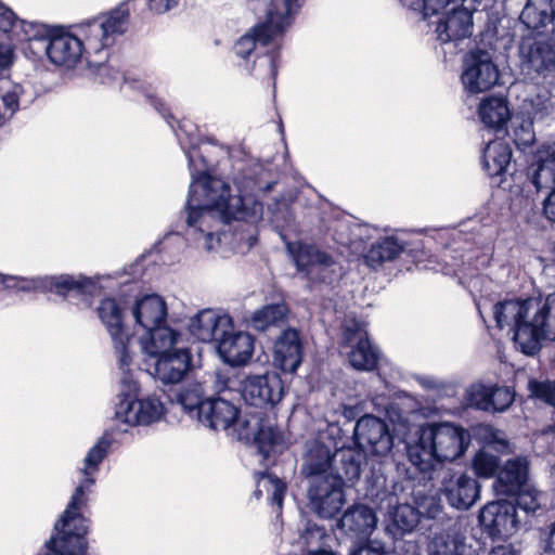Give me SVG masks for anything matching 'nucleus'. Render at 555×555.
Segmentation results:
<instances>
[{"label": "nucleus", "mask_w": 555, "mask_h": 555, "mask_svg": "<svg viewBox=\"0 0 555 555\" xmlns=\"http://www.w3.org/2000/svg\"><path fill=\"white\" fill-rule=\"evenodd\" d=\"M178 139L188 157L192 179L185 204L188 238L195 248L208 253L248 251L256 243L255 224L263 211L254 194L256 181L236 180L237 194L233 195L225 181L206 172L209 164L194 138H189V145L180 134Z\"/></svg>", "instance_id": "nucleus-1"}, {"label": "nucleus", "mask_w": 555, "mask_h": 555, "mask_svg": "<svg viewBox=\"0 0 555 555\" xmlns=\"http://www.w3.org/2000/svg\"><path fill=\"white\" fill-rule=\"evenodd\" d=\"M393 433L405 443L411 464L422 473L430 472L437 463L457 460L470 444L469 431L449 422L416 426L409 417L399 416Z\"/></svg>", "instance_id": "nucleus-2"}, {"label": "nucleus", "mask_w": 555, "mask_h": 555, "mask_svg": "<svg viewBox=\"0 0 555 555\" xmlns=\"http://www.w3.org/2000/svg\"><path fill=\"white\" fill-rule=\"evenodd\" d=\"M493 318L500 330L513 332L517 349L526 356H534L543 340L555 341V292L526 300L498 302Z\"/></svg>", "instance_id": "nucleus-3"}, {"label": "nucleus", "mask_w": 555, "mask_h": 555, "mask_svg": "<svg viewBox=\"0 0 555 555\" xmlns=\"http://www.w3.org/2000/svg\"><path fill=\"white\" fill-rule=\"evenodd\" d=\"M299 2L300 0H271L266 8L264 21L255 25L235 42L234 53L242 59L256 53L259 65L267 67L266 75L275 79L276 39L292 25L299 12Z\"/></svg>", "instance_id": "nucleus-4"}, {"label": "nucleus", "mask_w": 555, "mask_h": 555, "mask_svg": "<svg viewBox=\"0 0 555 555\" xmlns=\"http://www.w3.org/2000/svg\"><path fill=\"white\" fill-rule=\"evenodd\" d=\"M111 279L109 275L87 278L68 274L27 279L0 273V285L7 289L51 291L62 296L83 297V308H88L90 302L86 297L99 294L100 289L106 286L103 282Z\"/></svg>", "instance_id": "nucleus-5"}, {"label": "nucleus", "mask_w": 555, "mask_h": 555, "mask_svg": "<svg viewBox=\"0 0 555 555\" xmlns=\"http://www.w3.org/2000/svg\"><path fill=\"white\" fill-rule=\"evenodd\" d=\"M297 271L310 283L332 284L341 274L339 263L318 246L302 242L286 245Z\"/></svg>", "instance_id": "nucleus-6"}, {"label": "nucleus", "mask_w": 555, "mask_h": 555, "mask_svg": "<svg viewBox=\"0 0 555 555\" xmlns=\"http://www.w3.org/2000/svg\"><path fill=\"white\" fill-rule=\"evenodd\" d=\"M87 519L81 513L64 511L54 526V532L46 541V551L37 555H82L87 548Z\"/></svg>", "instance_id": "nucleus-7"}, {"label": "nucleus", "mask_w": 555, "mask_h": 555, "mask_svg": "<svg viewBox=\"0 0 555 555\" xmlns=\"http://www.w3.org/2000/svg\"><path fill=\"white\" fill-rule=\"evenodd\" d=\"M112 438L108 435L101 436L95 443L88 450L82 466L79 469L82 479L77 485L72 499L65 511L68 513H81L88 503V498L95 485V478L100 469L101 463L108 455L112 447Z\"/></svg>", "instance_id": "nucleus-8"}, {"label": "nucleus", "mask_w": 555, "mask_h": 555, "mask_svg": "<svg viewBox=\"0 0 555 555\" xmlns=\"http://www.w3.org/2000/svg\"><path fill=\"white\" fill-rule=\"evenodd\" d=\"M238 440H254L264 459L284 450L286 442L284 434L275 422L264 418L261 411L249 413L238 429Z\"/></svg>", "instance_id": "nucleus-9"}, {"label": "nucleus", "mask_w": 555, "mask_h": 555, "mask_svg": "<svg viewBox=\"0 0 555 555\" xmlns=\"http://www.w3.org/2000/svg\"><path fill=\"white\" fill-rule=\"evenodd\" d=\"M165 413V404L155 393L138 397L131 401L115 402L114 406V420L131 427L158 423Z\"/></svg>", "instance_id": "nucleus-10"}, {"label": "nucleus", "mask_w": 555, "mask_h": 555, "mask_svg": "<svg viewBox=\"0 0 555 555\" xmlns=\"http://www.w3.org/2000/svg\"><path fill=\"white\" fill-rule=\"evenodd\" d=\"M343 344L350 346L348 353L350 365L358 371H373L379 360L377 348L367 337L363 322L347 319L343 325Z\"/></svg>", "instance_id": "nucleus-11"}, {"label": "nucleus", "mask_w": 555, "mask_h": 555, "mask_svg": "<svg viewBox=\"0 0 555 555\" xmlns=\"http://www.w3.org/2000/svg\"><path fill=\"white\" fill-rule=\"evenodd\" d=\"M518 56L522 74L529 77L542 74L555 65V42L538 35L524 36Z\"/></svg>", "instance_id": "nucleus-12"}, {"label": "nucleus", "mask_w": 555, "mask_h": 555, "mask_svg": "<svg viewBox=\"0 0 555 555\" xmlns=\"http://www.w3.org/2000/svg\"><path fill=\"white\" fill-rule=\"evenodd\" d=\"M499 70L487 51H472L464 59L462 82L469 93H480L492 88Z\"/></svg>", "instance_id": "nucleus-13"}, {"label": "nucleus", "mask_w": 555, "mask_h": 555, "mask_svg": "<svg viewBox=\"0 0 555 555\" xmlns=\"http://www.w3.org/2000/svg\"><path fill=\"white\" fill-rule=\"evenodd\" d=\"M146 372L165 385L182 382L192 367V353L189 347L144 360Z\"/></svg>", "instance_id": "nucleus-14"}, {"label": "nucleus", "mask_w": 555, "mask_h": 555, "mask_svg": "<svg viewBox=\"0 0 555 555\" xmlns=\"http://www.w3.org/2000/svg\"><path fill=\"white\" fill-rule=\"evenodd\" d=\"M479 522L492 539L513 535L519 526L517 507L508 501L490 502L479 513Z\"/></svg>", "instance_id": "nucleus-15"}, {"label": "nucleus", "mask_w": 555, "mask_h": 555, "mask_svg": "<svg viewBox=\"0 0 555 555\" xmlns=\"http://www.w3.org/2000/svg\"><path fill=\"white\" fill-rule=\"evenodd\" d=\"M476 11L453 4L438 15L435 34L441 43H457L473 34Z\"/></svg>", "instance_id": "nucleus-16"}, {"label": "nucleus", "mask_w": 555, "mask_h": 555, "mask_svg": "<svg viewBox=\"0 0 555 555\" xmlns=\"http://www.w3.org/2000/svg\"><path fill=\"white\" fill-rule=\"evenodd\" d=\"M353 434L357 446L375 455H387L393 447V436L387 424L373 415H364L358 420Z\"/></svg>", "instance_id": "nucleus-17"}, {"label": "nucleus", "mask_w": 555, "mask_h": 555, "mask_svg": "<svg viewBox=\"0 0 555 555\" xmlns=\"http://www.w3.org/2000/svg\"><path fill=\"white\" fill-rule=\"evenodd\" d=\"M307 496L311 508L322 518L335 516L345 503L344 487L331 478L309 481Z\"/></svg>", "instance_id": "nucleus-18"}, {"label": "nucleus", "mask_w": 555, "mask_h": 555, "mask_svg": "<svg viewBox=\"0 0 555 555\" xmlns=\"http://www.w3.org/2000/svg\"><path fill=\"white\" fill-rule=\"evenodd\" d=\"M254 337L234 328L233 320L216 341V348L221 360L231 366H241L249 362L254 353Z\"/></svg>", "instance_id": "nucleus-19"}, {"label": "nucleus", "mask_w": 555, "mask_h": 555, "mask_svg": "<svg viewBox=\"0 0 555 555\" xmlns=\"http://www.w3.org/2000/svg\"><path fill=\"white\" fill-rule=\"evenodd\" d=\"M423 244L410 243L403 233H393L378 238L364 255V262L373 270H378L385 262L397 259L403 253H413Z\"/></svg>", "instance_id": "nucleus-20"}, {"label": "nucleus", "mask_w": 555, "mask_h": 555, "mask_svg": "<svg viewBox=\"0 0 555 555\" xmlns=\"http://www.w3.org/2000/svg\"><path fill=\"white\" fill-rule=\"evenodd\" d=\"M198 413H202L199 423L203 425L215 430H225L233 426L237 434L248 416L240 417L237 406L221 397L205 399Z\"/></svg>", "instance_id": "nucleus-21"}, {"label": "nucleus", "mask_w": 555, "mask_h": 555, "mask_svg": "<svg viewBox=\"0 0 555 555\" xmlns=\"http://www.w3.org/2000/svg\"><path fill=\"white\" fill-rule=\"evenodd\" d=\"M124 311L125 302L115 298L102 299L96 308L98 315L112 338L114 350L121 351L122 354L131 344V336L124 325Z\"/></svg>", "instance_id": "nucleus-22"}, {"label": "nucleus", "mask_w": 555, "mask_h": 555, "mask_svg": "<svg viewBox=\"0 0 555 555\" xmlns=\"http://www.w3.org/2000/svg\"><path fill=\"white\" fill-rule=\"evenodd\" d=\"M245 402L255 408L272 405L282 399V385L275 374L247 377L242 387Z\"/></svg>", "instance_id": "nucleus-23"}, {"label": "nucleus", "mask_w": 555, "mask_h": 555, "mask_svg": "<svg viewBox=\"0 0 555 555\" xmlns=\"http://www.w3.org/2000/svg\"><path fill=\"white\" fill-rule=\"evenodd\" d=\"M377 526V516L373 508L365 504H353L341 515L338 528L352 540L369 538Z\"/></svg>", "instance_id": "nucleus-24"}, {"label": "nucleus", "mask_w": 555, "mask_h": 555, "mask_svg": "<svg viewBox=\"0 0 555 555\" xmlns=\"http://www.w3.org/2000/svg\"><path fill=\"white\" fill-rule=\"evenodd\" d=\"M442 493L452 507L465 511L479 499L480 488L476 479L463 473L444 478Z\"/></svg>", "instance_id": "nucleus-25"}, {"label": "nucleus", "mask_w": 555, "mask_h": 555, "mask_svg": "<svg viewBox=\"0 0 555 555\" xmlns=\"http://www.w3.org/2000/svg\"><path fill=\"white\" fill-rule=\"evenodd\" d=\"M230 314L215 309H204L189 323L190 333L202 341H217L222 333L231 326Z\"/></svg>", "instance_id": "nucleus-26"}, {"label": "nucleus", "mask_w": 555, "mask_h": 555, "mask_svg": "<svg viewBox=\"0 0 555 555\" xmlns=\"http://www.w3.org/2000/svg\"><path fill=\"white\" fill-rule=\"evenodd\" d=\"M140 345L145 356L144 360L171 352L176 348L186 347L182 341V334L168 326L166 322L147 331L140 338Z\"/></svg>", "instance_id": "nucleus-27"}, {"label": "nucleus", "mask_w": 555, "mask_h": 555, "mask_svg": "<svg viewBox=\"0 0 555 555\" xmlns=\"http://www.w3.org/2000/svg\"><path fill=\"white\" fill-rule=\"evenodd\" d=\"M363 460V452L358 449L347 447L335 450L330 478L343 487L352 486L360 478Z\"/></svg>", "instance_id": "nucleus-28"}, {"label": "nucleus", "mask_w": 555, "mask_h": 555, "mask_svg": "<svg viewBox=\"0 0 555 555\" xmlns=\"http://www.w3.org/2000/svg\"><path fill=\"white\" fill-rule=\"evenodd\" d=\"M332 449L321 440L307 443L300 472L308 481L330 478L333 462Z\"/></svg>", "instance_id": "nucleus-29"}, {"label": "nucleus", "mask_w": 555, "mask_h": 555, "mask_svg": "<svg viewBox=\"0 0 555 555\" xmlns=\"http://www.w3.org/2000/svg\"><path fill=\"white\" fill-rule=\"evenodd\" d=\"M130 311L135 325L145 332L167 321V305L163 297L156 294L144 295L135 299Z\"/></svg>", "instance_id": "nucleus-30"}, {"label": "nucleus", "mask_w": 555, "mask_h": 555, "mask_svg": "<svg viewBox=\"0 0 555 555\" xmlns=\"http://www.w3.org/2000/svg\"><path fill=\"white\" fill-rule=\"evenodd\" d=\"M428 555H477L472 545L466 543V535L461 526L452 521L448 528L435 533L428 543Z\"/></svg>", "instance_id": "nucleus-31"}, {"label": "nucleus", "mask_w": 555, "mask_h": 555, "mask_svg": "<svg viewBox=\"0 0 555 555\" xmlns=\"http://www.w3.org/2000/svg\"><path fill=\"white\" fill-rule=\"evenodd\" d=\"M274 364L285 373H295L302 361V345L299 333L288 328L274 344Z\"/></svg>", "instance_id": "nucleus-32"}, {"label": "nucleus", "mask_w": 555, "mask_h": 555, "mask_svg": "<svg viewBox=\"0 0 555 555\" xmlns=\"http://www.w3.org/2000/svg\"><path fill=\"white\" fill-rule=\"evenodd\" d=\"M528 465L529 463L525 456L506 461L498 474L499 491L504 494H515L520 490L527 480Z\"/></svg>", "instance_id": "nucleus-33"}, {"label": "nucleus", "mask_w": 555, "mask_h": 555, "mask_svg": "<svg viewBox=\"0 0 555 555\" xmlns=\"http://www.w3.org/2000/svg\"><path fill=\"white\" fill-rule=\"evenodd\" d=\"M555 17V0H528L519 20L526 28L538 31Z\"/></svg>", "instance_id": "nucleus-34"}, {"label": "nucleus", "mask_w": 555, "mask_h": 555, "mask_svg": "<svg viewBox=\"0 0 555 555\" xmlns=\"http://www.w3.org/2000/svg\"><path fill=\"white\" fill-rule=\"evenodd\" d=\"M118 358V367L120 371L119 389L116 395V401H131L139 397L140 385L135 376V371L130 367L132 362L131 346L126 347L125 361L121 351H115Z\"/></svg>", "instance_id": "nucleus-35"}, {"label": "nucleus", "mask_w": 555, "mask_h": 555, "mask_svg": "<svg viewBox=\"0 0 555 555\" xmlns=\"http://www.w3.org/2000/svg\"><path fill=\"white\" fill-rule=\"evenodd\" d=\"M512 150L508 143L494 140L490 141L482 154L483 170L490 177H496L504 173L511 164Z\"/></svg>", "instance_id": "nucleus-36"}, {"label": "nucleus", "mask_w": 555, "mask_h": 555, "mask_svg": "<svg viewBox=\"0 0 555 555\" xmlns=\"http://www.w3.org/2000/svg\"><path fill=\"white\" fill-rule=\"evenodd\" d=\"M553 112L550 92L541 90L528 93L518 106L517 115L533 122L542 121Z\"/></svg>", "instance_id": "nucleus-37"}, {"label": "nucleus", "mask_w": 555, "mask_h": 555, "mask_svg": "<svg viewBox=\"0 0 555 555\" xmlns=\"http://www.w3.org/2000/svg\"><path fill=\"white\" fill-rule=\"evenodd\" d=\"M388 505L393 507L389 511V517L396 531L393 535L411 532L418 524L420 516L416 507L409 503H400L396 494H389Z\"/></svg>", "instance_id": "nucleus-38"}, {"label": "nucleus", "mask_w": 555, "mask_h": 555, "mask_svg": "<svg viewBox=\"0 0 555 555\" xmlns=\"http://www.w3.org/2000/svg\"><path fill=\"white\" fill-rule=\"evenodd\" d=\"M481 121L489 128L501 129L511 119L507 101L503 96H489L481 101L478 108Z\"/></svg>", "instance_id": "nucleus-39"}, {"label": "nucleus", "mask_w": 555, "mask_h": 555, "mask_svg": "<svg viewBox=\"0 0 555 555\" xmlns=\"http://www.w3.org/2000/svg\"><path fill=\"white\" fill-rule=\"evenodd\" d=\"M452 240V243L447 246L443 254L444 264L441 267L443 274H460L465 272V266H470L473 257L470 255L461 254L459 257L451 255V253L457 254L460 250V243H468V237L464 235L463 230H452L450 233L444 232Z\"/></svg>", "instance_id": "nucleus-40"}, {"label": "nucleus", "mask_w": 555, "mask_h": 555, "mask_svg": "<svg viewBox=\"0 0 555 555\" xmlns=\"http://www.w3.org/2000/svg\"><path fill=\"white\" fill-rule=\"evenodd\" d=\"M287 312L288 308L284 302L266 305L251 314L249 324L256 331H266L284 322Z\"/></svg>", "instance_id": "nucleus-41"}, {"label": "nucleus", "mask_w": 555, "mask_h": 555, "mask_svg": "<svg viewBox=\"0 0 555 555\" xmlns=\"http://www.w3.org/2000/svg\"><path fill=\"white\" fill-rule=\"evenodd\" d=\"M333 540L332 533L327 532L324 527L317 524L308 522L300 533L298 543L307 547V551L331 548L330 541Z\"/></svg>", "instance_id": "nucleus-42"}, {"label": "nucleus", "mask_w": 555, "mask_h": 555, "mask_svg": "<svg viewBox=\"0 0 555 555\" xmlns=\"http://www.w3.org/2000/svg\"><path fill=\"white\" fill-rule=\"evenodd\" d=\"M472 469L479 478H492L498 477L500 472V459L487 451L481 449L474 455L472 460Z\"/></svg>", "instance_id": "nucleus-43"}, {"label": "nucleus", "mask_w": 555, "mask_h": 555, "mask_svg": "<svg viewBox=\"0 0 555 555\" xmlns=\"http://www.w3.org/2000/svg\"><path fill=\"white\" fill-rule=\"evenodd\" d=\"M408 9L418 12L423 18L438 16L454 4L453 0H401Z\"/></svg>", "instance_id": "nucleus-44"}, {"label": "nucleus", "mask_w": 555, "mask_h": 555, "mask_svg": "<svg viewBox=\"0 0 555 555\" xmlns=\"http://www.w3.org/2000/svg\"><path fill=\"white\" fill-rule=\"evenodd\" d=\"M491 389L490 385L476 383L470 385L464 395V400L469 408H474L483 412H489L490 409Z\"/></svg>", "instance_id": "nucleus-45"}, {"label": "nucleus", "mask_w": 555, "mask_h": 555, "mask_svg": "<svg viewBox=\"0 0 555 555\" xmlns=\"http://www.w3.org/2000/svg\"><path fill=\"white\" fill-rule=\"evenodd\" d=\"M512 138L518 149L525 150L535 141L533 121L516 115L513 121Z\"/></svg>", "instance_id": "nucleus-46"}, {"label": "nucleus", "mask_w": 555, "mask_h": 555, "mask_svg": "<svg viewBox=\"0 0 555 555\" xmlns=\"http://www.w3.org/2000/svg\"><path fill=\"white\" fill-rule=\"evenodd\" d=\"M530 397L555 408V379H535L528 382Z\"/></svg>", "instance_id": "nucleus-47"}, {"label": "nucleus", "mask_w": 555, "mask_h": 555, "mask_svg": "<svg viewBox=\"0 0 555 555\" xmlns=\"http://www.w3.org/2000/svg\"><path fill=\"white\" fill-rule=\"evenodd\" d=\"M258 485L266 488L270 493V501L276 505L279 509L282 508L284 495L286 493V482L278 478L276 476L266 473L262 474L258 480Z\"/></svg>", "instance_id": "nucleus-48"}, {"label": "nucleus", "mask_w": 555, "mask_h": 555, "mask_svg": "<svg viewBox=\"0 0 555 555\" xmlns=\"http://www.w3.org/2000/svg\"><path fill=\"white\" fill-rule=\"evenodd\" d=\"M186 243L194 246V243L188 238L186 230L184 231V236L176 232H170L158 243L157 249L159 253L168 254L170 258L175 259L182 253Z\"/></svg>", "instance_id": "nucleus-49"}, {"label": "nucleus", "mask_w": 555, "mask_h": 555, "mask_svg": "<svg viewBox=\"0 0 555 555\" xmlns=\"http://www.w3.org/2000/svg\"><path fill=\"white\" fill-rule=\"evenodd\" d=\"M491 397H490V409L489 412H504L506 411L515 399L514 391L506 386L490 385Z\"/></svg>", "instance_id": "nucleus-50"}, {"label": "nucleus", "mask_w": 555, "mask_h": 555, "mask_svg": "<svg viewBox=\"0 0 555 555\" xmlns=\"http://www.w3.org/2000/svg\"><path fill=\"white\" fill-rule=\"evenodd\" d=\"M205 400L202 399V391L199 387L194 389H186L179 396V402L183 410L189 413L192 418H196L198 422L202 418V413L198 411Z\"/></svg>", "instance_id": "nucleus-51"}, {"label": "nucleus", "mask_w": 555, "mask_h": 555, "mask_svg": "<svg viewBox=\"0 0 555 555\" xmlns=\"http://www.w3.org/2000/svg\"><path fill=\"white\" fill-rule=\"evenodd\" d=\"M2 102L7 109L14 114L21 106H26L31 102V96L26 94V90L21 85H13L2 95Z\"/></svg>", "instance_id": "nucleus-52"}, {"label": "nucleus", "mask_w": 555, "mask_h": 555, "mask_svg": "<svg viewBox=\"0 0 555 555\" xmlns=\"http://www.w3.org/2000/svg\"><path fill=\"white\" fill-rule=\"evenodd\" d=\"M492 282L483 275L472 276L466 283V287L474 297L476 308L482 319L483 309L486 308V300L483 299V287L490 286Z\"/></svg>", "instance_id": "nucleus-53"}, {"label": "nucleus", "mask_w": 555, "mask_h": 555, "mask_svg": "<svg viewBox=\"0 0 555 555\" xmlns=\"http://www.w3.org/2000/svg\"><path fill=\"white\" fill-rule=\"evenodd\" d=\"M516 493L517 506L527 514L534 513L540 508L542 494L534 488L521 487Z\"/></svg>", "instance_id": "nucleus-54"}, {"label": "nucleus", "mask_w": 555, "mask_h": 555, "mask_svg": "<svg viewBox=\"0 0 555 555\" xmlns=\"http://www.w3.org/2000/svg\"><path fill=\"white\" fill-rule=\"evenodd\" d=\"M442 504L436 496H424L416 501V511L420 518L439 519L443 513Z\"/></svg>", "instance_id": "nucleus-55"}, {"label": "nucleus", "mask_w": 555, "mask_h": 555, "mask_svg": "<svg viewBox=\"0 0 555 555\" xmlns=\"http://www.w3.org/2000/svg\"><path fill=\"white\" fill-rule=\"evenodd\" d=\"M388 550L380 540L372 539L369 540L365 544L360 545L352 550L350 555H387Z\"/></svg>", "instance_id": "nucleus-56"}, {"label": "nucleus", "mask_w": 555, "mask_h": 555, "mask_svg": "<svg viewBox=\"0 0 555 555\" xmlns=\"http://www.w3.org/2000/svg\"><path fill=\"white\" fill-rule=\"evenodd\" d=\"M417 382L423 388L428 390H436L438 392L452 390L451 385L431 375L418 376Z\"/></svg>", "instance_id": "nucleus-57"}, {"label": "nucleus", "mask_w": 555, "mask_h": 555, "mask_svg": "<svg viewBox=\"0 0 555 555\" xmlns=\"http://www.w3.org/2000/svg\"><path fill=\"white\" fill-rule=\"evenodd\" d=\"M487 444L501 453H507L509 448L508 441L505 439L502 431L493 428L489 430Z\"/></svg>", "instance_id": "nucleus-58"}, {"label": "nucleus", "mask_w": 555, "mask_h": 555, "mask_svg": "<svg viewBox=\"0 0 555 555\" xmlns=\"http://www.w3.org/2000/svg\"><path fill=\"white\" fill-rule=\"evenodd\" d=\"M487 444L501 453H507L509 448L508 441L505 439L502 431L493 428L489 430Z\"/></svg>", "instance_id": "nucleus-59"}, {"label": "nucleus", "mask_w": 555, "mask_h": 555, "mask_svg": "<svg viewBox=\"0 0 555 555\" xmlns=\"http://www.w3.org/2000/svg\"><path fill=\"white\" fill-rule=\"evenodd\" d=\"M179 0H147L151 11L157 14H163L178 4Z\"/></svg>", "instance_id": "nucleus-60"}, {"label": "nucleus", "mask_w": 555, "mask_h": 555, "mask_svg": "<svg viewBox=\"0 0 555 555\" xmlns=\"http://www.w3.org/2000/svg\"><path fill=\"white\" fill-rule=\"evenodd\" d=\"M13 61V48L0 42V74L7 69Z\"/></svg>", "instance_id": "nucleus-61"}, {"label": "nucleus", "mask_w": 555, "mask_h": 555, "mask_svg": "<svg viewBox=\"0 0 555 555\" xmlns=\"http://www.w3.org/2000/svg\"><path fill=\"white\" fill-rule=\"evenodd\" d=\"M543 550L547 554L555 555V521L548 527L543 538Z\"/></svg>", "instance_id": "nucleus-62"}, {"label": "nucleus", "mask_w": 555, "mask_h": 555, "mask_svg": "<svg viewBox=\"0 0 555 555\" xmlns=\"http://www.w3.org/2000/svg\"><path fill=\"white\" fill-rule=\"evenodd\" d=\"M488 555H519V552L511 544L498 545Z\"/></svg>", "instance_id": "nucleus-63"}, {"label": "nucleus", "mask_w": 555, "mask_h": 555, "mask_svg": "<svg viewBox=\"0 0 555 555\" xmlns=\"http://www.w3.org/2000/svg\"><path fill=\"white\" fill-rule=\"evenodd\" d=\"M454 4H459L462 7H466L478 12L479 7L481 5L483 0H453Z\"/></svg>", "instance_id": "nucleus-64"}]
</instances>
